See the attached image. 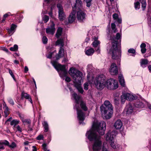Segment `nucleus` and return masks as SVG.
I'll return each instance as SVG.
<instances>
[{"mask_svg": "<svg viewBox=\"0 0 151 151\" xmlns=\"http://www.w3.org/2000/svg\"><path fill=\"white\" fill-rule=\"evenodd\" d=\"M106 127V124L104 122H94L92 128L86 133V136L89 140L94 142L93 145V151H99L101 149L102 145L101 137L97 134V132L100 135H103L105 133Z\"/></svg>", "mask_w": 151, "mask_h": 151, "instance_id": "obj_1", "label": "nucleus"}, {"mask_svg": "<svg viewBox=\"0 0 151 151\" xmlns=\"http://www.w3.org/2000/svg\"><path fill=\"white\" fill-rule=\"evenodd\" d=\"M94 83L98 89H102L106 86L108 89L110 90L115 89L118 87L117 81L113 78H110L106 81L105 76L103 74L96 76L94 81Z\"/></svg>", "mask_w": 151, "mask_h": 151, "instance_id": "obj_2", "label": "nucleus"}, {"mask_svg": "<svg viewBox=\"0 0 151 151\" xmlns=\"http://www.w3.org/2000/svg\"><path fill=\"white\" fill-rule=\"evenodd\" d=\"M121 36L119 33L116 34V37L113 38L111 46L108 43L107 44V50L109 53L111 54L113 59L117 60L119 63L120 62L121 51L120 49V43L118 40L121 39Z\"/></svg>", "mask_w": 151, "mask_h": 151, "instance_id": "obj_3", "label": "nucleus"}, {"mask_svg": "<svg viewBox=\"0 0 151 151\" xmlns=\"http://www.w3.org/2000/svg\"><path fill=\"white\" fill-rule=\"evenodd\" d=\"M72 98L75 100L76 104L74 107L77 111V117L79 120V123L80 124L82 123V122L85 119V114L81 110L78 109L79 104L80 102V106L81 108L84 111H86L88 110V108L86 106V104L82 101L80 100V97L75 93H74L72 95Z\"/></svg>", "mask_w": 151, "mask_h": 151, "instance_id": "obj_4", "label": "nucleus"}, {"mask_svg": "<svg viewBox=\"0 0 151 151\" xmlns=\"http://www.w3.org/2000/svg\"><path fill=\"white\" fill-rule=\"evenodd\" d=\"M69 73L74 80L73 83L75 86L80 93H83V90L81 86L82 80V73L76 68H72L69 70Z\"/></svg>", "mask_w": 151, "mask_h": 151, "instance_id": "obj_5", "label": "nucleus"}, {"mask_svg": "<svg viewBox=\"0 0 151 151\" xmlns=\"http://www.w3.org/2000/svg\"><path fill=\"white\" fill-rule=\"evenodd\" d=\"M100 109L101 113L104 114L106 119H109L111 118L113 113V108L109 101H105L104 105L100 107Z\"/></svg>", "mask_w": 151, "mask_h": 151, "instance_id": "obj_6", "label": "nucleus"}, {"mask_svg": "<svg viewBox=\"0 0 151 151\" xmlns=\"http://www.w3.org/2000/svg\"><path fill=\"white\" fill-rule=\"evenodd\" d=\"M77 8L79 10L77 13V19L78 21L80 22H83L85 20L86 14L81 10L82 8V2L81 0H76V3L73 7V9H74L76 10Z\"/></svg>", "mask_w": 151, "mask_h": 151, "instance_id": "obj_7", "label": "nucleus"}, {"mask_svg": "<svg viewBox=\"0 0 151 151\" xmlns=\"http://www.w3.org/2000/svg\"><path fill=\"white\" fill-rule=\"evenodd\" d=\"M51 63L58 71L59 70L61 71L59 73V75L60 77L64 79V78L66 76L67 74V70L65 68V65H61L60 64L58 63L57 61L55 60L52 61Z\"/></svg>", "mask_w": 151, "mask_h": 151, "instance_id": "obj_8", "label": "nucleus"}, {"mask_svg": "<svg viewBox=\"0 0 151 151\" xmlns=\"http://www.w3.org/2000/svg\"><path fill=\"white\" fill-rule=\"evenodd\" d=\"M57 7L58 9L59 18L60 21H63L65 17L62 6L60 4L57 5Z\"/></svg>", "mask_w": 151, "mask_h": 151, "instance_id": "obj_9", "label": "nucleus"}, {"mask_svg": "<svg viewBox=\"0 0 151 151\" xmlns=\"http://www.w3.org/2000/svg\"><path fill=\"white\" fill-rule=\"evenodd\" d=\"M117 66L114 63H113L111 65L110 68L109 69V71L111 75H115L118 73Z\"/></svg>", "mask_w": 151, "mask_h": 151, "instance_id": "obj_10", "label": "nucleus"}, {"mask_svg": "<svg viewBox=\"0 0 151 151\" xmlns=\"http://www.w3.org/2000/svg\"><path fill=\"white\" fill-rule=\"evenodd\" d=\"M124 111L127 115L131 114L134 112V107L130 103L127 105Z\"/></svg>", "mask_w": 151, "mask_h": 151, "instance_id": "obj_11", "label": "nucleus"}, {"mask_svg": "<svg viewBox=\"0 0 151 151\" xmlns=\"http://www.w3.org/2000/svg\"><path fill=\"white\" fill-rule=\"evenodd\" d=\"M114 133V131L111 132L109 131L106 135L105 138L106 140L109 142L113 140L115 136Z\"/></svg>", "mask_w": 151, "mask_h": 151, "instance_id": "obj_12", "label": "nucleus"}, {"mask_svg": "<svg viewBox=\"0 0 151 151\" xmlns=\"http://www.w3.org/2000/svg\"><path fill=\"white\" fill-rule=\"evenodd\" d=\"M55 24L53 23L50 27L46 28V32L47 34L53 35L55 31Z\"/></svg>", "mask_w": 151, "mask_h": 151, "instance_id": "obj_13", "label": "nucleus"}, {"mask_svg": "<svg viewBox=\"0 0 151 151\" xmlns=\"http://www.w3.org/2000/svg\"><path fill=\"white\" fill-rule=\"evenodd\" d=\"M75 11L74 9H73V11L70 15L68 19V22L69 23H72L74 21L75 19Z\"/></svg>", "mask_w": 151, "mask_h": 151, "instance_id": "obj_14", "label": "nucleus"}, {"mask_svg": "<svg viewBox=\"0 0 151 151\" xmlns=\"http://www.w3.org/2000/svg\"><path fill=\"white\" fill-rule=\"evenodd\" d=\"M64 54V50L63 47H60L58 53L56 55V59L58 60L60 58L62 57Z\"/></svg>", "mask_w": 151, "mask_h": 151, "instance_id": "obj_15", "label": "nucleus"}, {"mask_svg": "<svg viewBox=\"0 0 151 151\" xmlns=\"http://www.w3.org/2000/svg\"><path fill=\"white\" fill-rule=\"evenodd\" d=\"M122 124L121 121L120 119H118L114 123V126L116 129H119L121 128Z\"/></svg>", "mask_w": 151, "mask_h": 151, "instance_id": "obj_16", "label": "nucleus"}, {"mask_svg": "<svg viewBox=\"0 0 151 151\" xmlns=\"http://www.w3.org/2000/svg\"><path fill=\"white\" fill-rule=\"evenodd\" d=\"M100 44V42L99 41H94L92 43L93 46L95 48L98 47L97 49H95V50L97 52L99 53L100 52V50L99 49V45Z\"/></svg>", "mask_w": 151, "mask_h": 151, "instance_id": "obj_17", "label": "nucleus"}, {"mask_svg": "<svg viewBox=\"0 0 151 151\" xmlns=\"http://www.w3.org/2000/svg\"><path fill=\"white\" fill-rule=\"evenodd\" d=\"M124 94V96L126 97V99L127 100L132 101L135 99V97L130 93H127Z\"/></svg>", "mask_w": 151, "mask_h": 151, "instance_id": "obj_18", "label": "nucleus"}, {"mask_svg": "<svg viewBox=\"0 0 151 151\" xmlns=\"http://www.w3.org/2000/svg\"><path fill=\"white\" fill-rule=\"evenodd\" d=\"M56 45H59L60 47H63L64 45V42L63 39L60 38L58 39L55 42Z\"/></svg>", "mask_w": 151, "mask_h": 151, "instance_id": "obj_19", "label": "nucleus"}, {"mask_svg": "<svg viewBox=\"0 0 151 151\" xmlns=\"http://www.w3.org/2000/svg\"><path fill=\"white\" fill-rule=\"evenodd\" d=\"M119 79L120 85L123 87L125 86V82L124 78L123 75L120 74L119 76Z\"/></svg>", "mask_w": 151, "mask_h": 151, "instance_id": "obj_20", "label": "nucleus"}, {"mask_svg": "<svg viewBox=\"0 0 151 151\" xmlns=\"http://www.w3.org/2000/svg\"><path fill=\"white\" fill-rule=\"evenodd\" d=\"M22 97L28 99L31 104L32 103V101L30 95L27 93L22 92Z\"/></svg>", "mask_w": 151, "mask_h": 151, "instance_id": "obj_21", "label": "nucleus"}, {"mask_svg": "<svg viewBox=\"0 0 151 151\" xmlns=\"http://www.w3.org/2000/svg\"><path fill=\"white\" fill-rule=\"evenodd\" d=\"M134 105L136 107L142 108L144 106V104L139 100L135 103Z\"/></svg>", "mask_w": 151, "mask_h": 151, "instance_id": "obj_22", "label": "nucleus"}, {"mask_svg": "<svg viewBox=\"0 0 151 151\" xmlns=\"http://www.w3.org/2000/svg\"><path fill=\"white\" fill-rule=\"evenodd\" d=\"M63 29L61 27H59L57 29V32L55 34V36L58 38L62 34Z\"/></svg>", "mask_w": 151, "mask_h": 151, "instance_id": "obj_23", "label": "nucleus"}, {"mask_svg": "<svg viewBox=\"0 0 151 151\" xmlns=\"http://www.w3.org/2000/svg\"><path fill=\"white\" fill-rule=\"evenodd\" d=\"M94 50L93 48H91L87 50L85 52L86 54L88 56L92 55L94 52Z\"/></svg>", "mask_w": 151, "mask_h": 151, "instance_id": "obj_24", "label": "nucleus"}, {"mask_svg": "<svg viewBox=\"0 0 151 151\" xmlns=\"http://www.w3.org/2000/svg\"><path fill=\"white\" fill-rule=\"evenodd\" d=\"M148 61L146 59H142L141 60L140 62L141 66L143 68L146 66V65L148 63Z\"/></svg>", "mask_w": 151, "mask_h": 151, "instance_id": "obj_25", "label": "nucleus"}, {"mask_svg": "<svg viewBox=\"0 0 151 151\" xmlns=\"http://www.w3.org/2000/svg\"><path fill=\"white\" fill-rule=\"evenodd\" d=\"M4 144L5 145L8 146L9 145V142L6 140H4L3 142H0V149H4L3 146H2V144Z\"/></svg>", "mask_w": 151, "mask_h": 151, "instance_id": "obj_26", "label": "nucleus"}, {"mask_svg": "<svg viewBox=\"0 0 151 151\" xmlns=\"http://www.w3.org/2000/svg\"><path fill=\"white\" fill-rule=\"evenodd\" d=\"M43 126L44 127L45 132H47L49 129L48 125L46 121H44L42 123Z\"/></svg>", "mask_w": 151, "mask_h": 151, "instance_id": "obj_27", "label": "nucleus"}, {"mask_svg": "<svg viewBox=\"0 0 151 151\" xmlns=\"http://www.w3.org/2000/svg\"><path fill=\"white\" fill-rule=\"evenodd\" d=\"M19 122L20 121L19 120L14 119L11 122L10 124L11 125L14 126V127H15L19 123Z\"/></svg>", "mask_w": 151, "mask_h": 151, "instance_id": "obj_28", "label": "nucleus"}, {"mask_svg": "<svg viewBox=\"0 0 151 151\" xmlns=\"http://www.w3.org/2000/svg\"><path fill=\"white\" fill-rule=\"evenodd\" d=\"M140 1L142 4V10H144L146 7V0H141Z\"/></svg>", "mask_w": 151, "mask_h": 151, "instance_id": "obj_29", "label": "nucleus"}, {"mask_svg": "<svg viewBox=\"0 0 151 151\" xmlns=\"http://www.w3.org/2000/svg\"><path fill=\"white\" fill-rule=\"evenodd\" d=\"M22 122L24 125L30 124L31 122V120L29 119H24Z\"/></svg>", "mask_w": 151, "mask_h": 151, "instance_id": "obj_30", "label": "nucleus"}, {"mask_svg": "<svg viewBox=\"0 0 151 151\" xmlns=\"http://www.w3.org/2000/svg\"><path fill=\"white\" fill-rule=\"evenodd\" d=\"M18 49V45H14L13 47L10 48V50L11 51H16Z\"/></svg>", "mask_w": 151, "mask_h": 151, "instance_id": "obj_31", "label": "nucleus"}, {"mask_svg": "<svg viewBox=\"0 0 151 151\" xmlns=\"http://www.w3.org/2000/svg\"><path fill=\"white\" fill-rule=\"evenodd\" d=\"M49 19V17L46 15H45L42 18V19L44 21L45 23H47Z\"/></svg>", "mask_w": 151, "mask_h": 151, "instance_id": "obj_32", "label": "nucleus"}, {"mask_svg": "<svg viewBox=\"0 0 151 151\" xmlns=\"http://www.w3.org/2000/svg\"><path fill=\"white\" fill-rule=\"evenodd\" d=\"M134 8L136 9H138L140 8V4L139 2L137 1L134 3Z\"/></svg>", "mask_w": 151, "mask_h": 151, "instance_id": "obj_33", "label": "nucleus"}, {"mask_svg": "<svg viewBox=\"0 0 151 151\" xmlns=\"http://www.w3.org/2000/svg\"><path fill=\"white\" fill-rule=\"evenodd\" d=\"M111 27L114 33H116L117 32L116 28V25L114 23H112L111 24Z\"/></svg>", "mask_w": 151, "mask_h": 151, "instance_id": "obj_34", "label": "nucleus"}, {"mask_svg": "<svg viewBox=\"0 0 151 151\" xmlns=\"http://www.w3.org/2000/svg\"><path fill=\"white\" fill-rule=\"evenodd\" d=\"M124 94H123L121 96V102L122 104H124L126 99V97L124 96Z\"/></svg>", "mask_w": 151, "mask_h": 151, "instance_id": "obj_35", "label": "nucleus"}, {"mask_svg": "<svg viewBox=\"0 0 151 151\" xmlns=\"http://www.w3.org/2000/svg\"><path fill=\"white\" fill-rule=\"evenodd\" d=\"M42 149L44 151H49L50 150H48L47 148V145L46 143H44L42 145Z\"/></svg>", "mask_w": 151, "mask_h": 151, "instance_id": "obj_36", "label": "nucleus"}, {"mask_svg": "<svg viewBox=\"0 0 151 151\" xmlns=\"http://www.w3.org/2000/svg\"><path fill=\"white\" fill-rule=\"evenodd\" d=\"M56 50L54 51L53 52H50L48 55H46L47 58H48L51 59L53 53L55 52L56 53Z\"/></svg>", "mask_w": 151, "mask_h": 151, "instance_id": "obj_37", "label": "nucleus"}, {"mask_svg": "<svg viewBox=\"0 0 151 151\" xmlns=\"http://www.w3.org/2000/svg\"><path fill=\"white\" fill-rule=\"evenodd\" d=\"M92 0H85L86 3V6L88 7H89L91 5V2Z\"/></svg>", "mask_w": 151, "mask_h": 151, "instance_id": "obj_38", "label": "nucleus"}, {"mask_svg": "<svg viewBox=\"0 0 151 151\" xmlns=\"http://www.w3.org/2000/svg\"><path fill=\"white\" fill-rule=\"evenodd\" d=\"M8 146L11 148H14L16 147V145L15 142H12L11 145H8Z\"/></svg>", "mask_w": 151, "mask_h": 151, "instance_id": "obj_39", "label": "nucleus"}, {"mask_svg": "<svg viewBox=\"0 0 151 151\" xmlns=\"http://www.w3.org/2000/svg\"><path fill=\"white\" fill-rule=\"evenodd\" d=\"M42 41L44 44H46L48 41L47 38L46 36H43L42 39Z\"/></svg>", "mask_w": 151, "mask_h": 151, "instance_id": "obj_40", "label": "nucleus"}, {"mask_svg": "<svg viewBox=\"0 0 151 151\" xmlns=\"http://www.w3.org/2000/svg\"><path fill=\"white\" fill-rule=\"evenodd\" d=\"M44 137L42 135L40 134L38 135L36 139L37 140H43Z\"/></svg>", "mask_w": 151, "mask_h": 151, "instance_id": "obj_41", "label": "nucleus"}, {"mask_svg": "<svg viewBox=\"0 0 151 151\" xmlns=\"http://www.w3.org/2000/svg\"><path fill=\"white\" fill-rule=\"evenodd\" d=\"M114 104L115 105H119V99L115 98L114 99Z\"/></svg>", "mask_w": 151, "mask_h": 151, "instance_id": "obj_42", "label": "nucleus"}, {"mask_svg": "<svg viewBox=\"0 0 151 151\" xmlns=\"http://www.w3.org/2000/svg\"><path fill=\"white\" fill-rule=\"evenodd\" d=\"M17 25L14 24H12L11 27V28L10 29H11L12 30H13V31H15V29L17 27Z\"/></svg>", "mask_w": 151, "mask_h": 151, "instance_id": "obj_43", "label": "nucleus"}, {"mask_svg": "<svg viewBox=\"0 0 151 151\" xmlns=\"http://www.w3.org/2000/svg\"><path fill=\"white\" fill-rule=\"evenodd\" d=\"M110 143V145L114 149H115L116 148V146L115 144H114V141L112 140V141H111L109 142Z\"/></svg>", "mask_w": 151, "mask_h": 151, "instance_id": "obj_44", "label": "nucleus"}, {"mask_svg": "<svg viewBox=\"0 0 151 151\" xmlns=\"http://www.w3.org/2000/svg\"><path fill=\"white\" fill-rule=\"evenodd\" d=\"M8 30V32L10 36L12 35L15 32L14 31L10 29H9Z\"/></svg>", "mask_w": 151, "mask_h": 151, "instance_id": "obj_45", "label": "nucleus"}, {"mask_svg": "<svg viewBox=\"0 0 151 151\" xmlns=\"http://www.w3.org/2000/svg\"><path fill=\"white\" fill-rule=\"evenodd\" d=\"M128 52L129 53L134 54L135 52V50L133 48H130L128 50Z\"/></svg>", "mask_w": 151, "mask_h": 151, "instance_id": "obj_46", "label": "nucleus"}, {"mask_svg": "<svg viewBox=\"0 0 151 151\" xmlns=\"http://www.w3.org/2000/svg\"><path fill=\"white\" fill-rule=\"evenodd\" d=\"M8 102L12 105H14V103L13 100L10 98L8 99Z\"/></svg>", "mask_w": 151, "mask_h": 151, "instance_id": "obj_47", "label": "nucleus"}, {"mask_svg": "<svg viewBox=\"0 0 151 151\" xmlns=\"http://www.w3.org/2000/svg\"><path fill=\"white\" fill-rule=\"evenodd\" d=\"M88 83H86L84 84V88L85 90H87L88 89Z\"/></svg>", "mask_w": 151, "mask_h": 151, "instance_id": "obj_48", "label": "nucleus"}, {"mask_svg": "<svg viewBox=\"0 0 151 151\" xmlns=\"http://www.w3.org/2000/svg\"><path fill=\"white\" fill-rule=\"evenodd\" d=\"M106 144V143L105 142L104 143L103 145V147L102 148V151H108L107 149L105 148L104 147Z\"/></svg>", "mask_w": 151, "mask_h": 151, "instance_id": "obj_49", "label": "nucleus"}, {"mask_svg": "<svg viewBox=\"0 0 151 151\" xmlns=\"http://www.w3.org/2000/svg\"><path fill=\"white\" fill-rule=\"evenodd\" d=\"M18 116L21 119L22 121L24 119V115L20 113L18 114Z\"/></svg>", "mask_w": 151, "mask_h": 151, "instance_id": "obj_50", "label": "nucleus"}, {"mask_svg": "<svg viewBox=\"0 0 151 151\" xmlns=\"http://www.w3.org/2000/svg\"><path fill=\"white\" fill-rule=\"evenodd\" d=\"M113 18L114 19H118V16L117 14L115 13L113 15Z\"/></svg>", "mask_w": 151, "mask_h": 151, "instance_id": "obj_51", "label": "nucleus"}, {"mask_svg": "<svg viewBox=\"0 0 151 151\" xmlns=\"http://www.w3.org/2000/svg\"><path fill=\"white\" fill-rule=\"evenodd\" d=\"M16 128H17V130L19 132H22V129L19 125H17Z\"/></svg>", "mask_w": 151, "mask_h": 151, "instance_id": "obj_52", "label": "nucleus"}, {"mask_svg": "<svg viewBox=\"0 0 151 151\" xmlns=\"http://www.w3.org/2000/svg\"><path fill=\"white\" fill-rule=\"evenodd\" d=\"M52 0H44V3L43 4V5H45V3L48 4L50 3Z\"/></svg>", "mask_w": 151, "mask_h": 151, "instance_id": "obj_53", "label": "nucleus"}, {"mask_svg": "<svg viewBox=\"0 0 151 151\" xmlns=\"http://www.w3.org/2000/svg\"><path fill=\"white\" fill-rule=\"evenodd\" d=\"M146 51V49L145 48H141V52L143 54L145 53Z\"/></svg>", "mask_w": 151, "mask_h": 151, "instance_id": "obj_54", "label": "nucleus"}, {"mask_svg": "<svg viewBox=\"0 0 151 151\" xmlns=\"http://www.w3.org/2000/svg\"><path fill=\"white\" fill-rule=\"evenodd\" d=\"M66 78L65 79V81L68 82H69L71 81L70 78L68 77H66V76L65 77Z\"/></svg>", "mask_w": 151, "mask_h": 151, "instance_id": "obj_55", "label": "nucleus"}, {"mask_svg": "<svg viewBox=\"0 0 151 151\" xmlns=\"http://www.w3.org/2000/svg\"><path fill=\"white\" fill-rule=\"evenodd\" d=\"M146 46V44L144 43H142L140 45L141 48H145Z\"/></svg>", "mask_w": 151, "mask_h": 151, "instance_id": "obj_56", "label": "nucleus"}, {"mask_svg": "<svg viewBox=\"0 0 151 151\" xmlns=\"http://www.w3.org/2000/svg\"><path fill=\"white\" fill-rule=\"evenodd\" d=\"M10 13H8L5 14L3 16L4 18H6L8 16H10Z\"/></svg>", "mask_w": 151, "mask_h": 151, "instance_id": "obj_57", "label": "nucleus"}, {"mask_svg": "<svg viewBox=\"0 0 151 151\" xmlns=\"http://www.w3.org/2000/svg\"><path fill=\"white\" fill-rule=\"evenodd\" d=\"M24 72L25 73H27L28 71V68L27 66H25L24 67Z\"/></svg>", "mask_w": 151, "mask_h": 151, "instance_id": "obj_58", "label": "nucleus"}, {"mask_svg": "<svg viewBox=\"0 0 151 151\" xmlns=\"http://www.w3.org/2000/svg\"><path fill=\"white\" fill-rule=\"evenodd\" d=\"M4 112L5 114V115H4L5 117H7L8 116V115L9 114L8 113L7 111H4Z\"/></svg>", "mask_w": 151, "mask_h": 151, "instance_id": "obj_59", "label": "nucleus"}, {"mask_svg": "<svg viewBox=\"0 0 151 151\" xmlns=\"http://www.w3.org/2000/svg\"><path fill=\"white\" fill-rule=\"evenodd\" d=\"M117 21L119 23H121L122 22L121 18H118V19H117Z\"/></svg>", "mask_w": 151, "mask_h": 151, "instance_id": "obj_60", "label": "nucleus"}, {"mask_svg": "<svg viewBox=\"0 0 151 151\" xmlns=\"http://www.w3.org/2000/svg\"><path fill=\"white\" fill-rule=\"evenodd\" d=\"M2 50L6 52H9V50L6 48L4 47L2 49Z\"/></svg>", "mask_w": 151, "mask_h": 151, "instance_id": "obj_61", "label": "nucleus"}, {"mask_svg": "<svg viewBox=\"0 0 151 151\" xmlns=\"http://www.w3.org/2000/svg\"><path fill=\"white\" fill-rule=\"evenodd\" d=\"M9 73L11 75V76L13 75V74L12 72V70L10 69L9 70Z\"/></svg>", "mask_w": 151, "mask_h": 151, "instance_id": "obj_62", "label": "nucleus"}, {"mask_svg": "<svg viewBox=\"0 0 151 151\" xmlns=\"http://www.w3.org/2000/svg\"><path fill=\"white\" fill-rule=\"evenodd\" d=\"M92 67V65L91 64L88 65L87 66V69L88 70L89 68H91Z\"/></svg>", "mask_w": 151, "mask_h": 151, "instance_id": "obj_63", "label": "nucleus"}, {"mask_svg": "<svg viewBox=\"0 0 151 151\" xmlns=\"http://www.w3.org/2000/svg\"><path fill=\"white\" fill-rule=\"evenodd\" d=\"M93 39L94 40V41H99L98 40V37H95Z\"/></svg>", "mask_w": 151, "mask_h": 151, "instance_id": "obj_64", "label": "nucleus"}]
</instances>
